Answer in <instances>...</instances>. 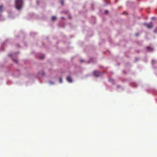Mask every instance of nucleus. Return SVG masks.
Listing matches in <instances>:
<instances>
[{"instance_id": "1", "label": "nucleus", "mask_w": 157, "mask_h": 157, "mask_svg": "<svg viewBox=\"0 0 157 157\" xmlns=\"http://www.w3.org/2000/svg\"><path fill=\"white\" fill-rule=\"evenodd\" d=\"M23 3L22 0H15V5L16 9L18 10L21 9L22 8Z\"/></svg>"}, {"instance_id": "2", "label": "nucleus", "mask_w": 157, "mask_h": 157, "mask_svg": "<svg viewBox=\"0 0 157 157\" xmlns=\"http://www.w3.org/2000/svg\"><path fill=\"white\" fill-rule=\"evenodd\" d=\"M93 74V75L96 77H98L101 75V73L97 71H94Z\"/></svg>"}, {"instance_id": "3", "label": "nucleus", "mask_w": 157, "mask_h": 157, "mask_svg": "<svg viewBox=\"0 0 157 157\" xmlns=\"http://www.w3.org/2000/svg\"><path fill=\"white\" fill-rule=\"evenodd\" d=\"M145 25L148 29H151L153 27V25L152 22L150 23L149 24H145Z\"/></svg>"}, {"instance_id": "4", "label": "nucleus", "mask_w": 157, "mask_h": 157, "mask_svg": "<svg viewBox=\"0 0 157 157\" xmlns=\"http://www.w3.org/2000/svg\"><path fill=\"white\" fill-rule=\"evenodd\" d=\"M67 81L70 82H72V78H71V77L70 76H68L67 78Z\"/></svg>"}, {"instance_id": "5", "label": "nucleus", "mask_w": 157, "mask_h": 157, "mask_svg": "<svg viewBox=\"0 0 157 157\" xmlns=\"http://www.w3.org/2000/svg\"><path fill=\"white\" fill-rule=\"evenodd\" d=\"M147 49L148 51H151L152 50V48L149 46L147 47Z\"/></svg>"}, {"instance_id": "6", "label": "nucleus", "mask_w": 157, "mask_h": 157, "mask_svg": "<svg viewBox=\"0 0 157 157\" xmlns=\"http://www.w3.org/2000/svg\"><path fill=\"white\" fill-rule=\"evenodd\" d=\"M52 21H54L56 20V17L53 16L52 17Z\"/></svg>"}, {"instance_id": "7", "label": "nucleus", "mask_w": 157, "mask_h": 157, "mask_svg": "<svg viewBox=\"0 0 157 157\" xmlns=\"http://www.w3.org/2000/svg\"><path fill=\"white\" fill-rule=\"evenodd\" d=\"M40 74L42 75H45L43 71H41L40 72Z\"/></svg>"}, {"instance_id": "8", "label": "nucleus", "mask_w": 157, "mask_h": 157, "mask_svg": "<svg viewBox=\"0 0 157 157\" xmlns=\"http://www.w3.org/2000/svg\"><path fill=\"white\" fill-rule=\"evenodd\" d=\"M2 8L3 6L2 5L0 6V11H2Z\"/></svg>"}, {"instance_id": "9", "label": "nucleus", "mask_w": 157, "mask_h": 157, "mask_svg": "<svg viewBox=\"0 0 157 157\" xmlns=\"http://www.w3.org/2000/svg\"><path fill=\"white\" fill-rule=\"evenodd\" d=\"M44 55H42L40 56V58L41 59H43L44 58Z\"/></svg>"}, {"instance_id": "10", "label": "nucleus", "mask_w": 157, "mask_h": 157, "mask_svg": "<svg viewBox=\"0 0 157 157\" xmlns=\"http://www.w3.org/2000/svg\"><path fill=\"white\" fill-rule=\"evenodd\" d=\"M59 82L60 83H62V79L61 77H60L59 78Z\"/></svg>"}, {"instance_id": "11", "label": "nucleus", "mask_w": 157, "mask_h": 157, "mask_svg": "<svg viewBox=\"0 0 157 157\" xmlns=\"http://www.w3.org/2000/svg\"><path fill=\"white\" fill-rule=\"evenodd\" d=\"M105 13H108V11L107 10H105Z\"/></svg>"}, {"instance_id": "12", "label": "nucleus", "mask_w": 157, "mask_h": 157, "mask_svg": "<svg viewBox=\"0 0 157 157\" xmlns=\"http://www.w3.org/2000/svg\"><path fill=\"white\" fill-rule=\"evenodd\" d=\"M61 3L62 4V5H63V1H61Z\"/></svg>"}, {"instance_id": "13", "label": "nucleus", "mask_w": 157, "mask_h": 157, "mask_svg": "<svg viewBox=\"0 0 157 157\" xmlns=\"http://www.w3.org/2000/svg\"><path fill=\"white\" fill-rule=\"evenodd\" d=\"M9 56H10V57H11L12 56V55H9Z\"/></svg>"}, {"instance_id": "14", "label": "nucleus", "mask_w": 157, "mask_h": 157, "mask_svg": "<svg viewBox=\"0 0 157 157\" xmlns=\"http://www.w3.org/2000/svg\"><path fill=\"white\" fill-rule=\"evenodd\" d=\"M138 34H136V36H138Z\"/></svg>"}, {"instance_id": "15", "label": "nucleus", "mask_w": 157, "mask_h": 157, "mask_svg": "<svg viewBox=\"0 0 157 157\" xmlns=\"http://www.w3.org/2000/svg\"><path fill=\"white\" fill-rule=\"evenodd\" d=\"M80 61H81V62H82L83 61V60H80Z\"/></svg>"}, {"instance_id": "16", "label": "nucleus", "mask_w": 157, "mask_h": 157, "mask_svg": "<svg viewBox=\"0 0 157 157\" xmlns=\"http://www.w3.org/2000/svg\"><path fill=\"white\" fill-rule=\"evenodd\" d=\"M154 18H154V17H152V19H154Z\"/></svg>"}, {"instance_id": "17", "label": "nucleus", "mask_w": 157, "mask_h": 157, "mask_svg": "<svg viewBox=\"0 0 157 157\" xmlns=\"http://www.w3.org/2000/svg\"><path fill=\"white\" fill-rule=\"evenodd\" d=\"M51 84H54V83L53 82H52L51 83Z\"/></svg>"}, {"instance_id": "18", "label": "nucleus", "mask_w": 157, "mask_h": 157, "mask_svg": "<svg viewBox=\"0 0 157 157\" xmlns=\"http://www.w3.org/2000/svg\"><path fill=\"white\" fill-rule=\"evenodd\" d=\"M37 3H38V1H37Z\"/></svg>"}]
</instances>
